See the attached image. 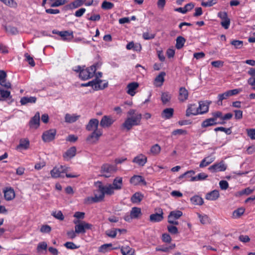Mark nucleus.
I'll use <instances>...</instances> for the list:
<instances>
[{
    "label": "nucleus",
    "mask_w": 255,
    "mask_h": 255,
    "mask_svg": "<svg viewBox=\"0 0 255 255\" xmlns=\"http://www.w3.org/2000/svg\"><path fill=\"white\" fill-rule=\"evenodd\" d=\"M95 184L98 188L97 192H100V194L99 195H98L96 192H95L94 197H88L87 200L89 203L100 202L104 200L105 194L111 195L114 193V190L115 189L112 184H110L107 186H104L101 181H98Z\"/></svg>",
    "instance_id": "nucleus-1"
},
{
    "label": "nucleus",
    "mask_w": 255,
    "mask_h": 255,
    "mask_svg": "<svg viewBox=\"0 0 255 255\" xmlns=\"http://www.w3.org/2000/svg\"><path fill=\"white\" fill-rule=\"evenodd\" d=\"M142 115L141 114H136L134 116L128 117L123 124V126L128 130H129L133 126L140 124Z\"/></svg>",
    "instance_id": "nucleus-2"
},
{
    "label": "nucleus",
    "mask_w": 255,
    "mask_h": 255,
    "mask_svg": "<svg viewBox=\"0 0 255 255\" xmlns=\"http://www.w3.org/2000/svg\"><path fill=\"white\" fill-rule=\"evenodd\" d=\"M74 223L76 225L75 230L77 234H85L86 230H91L93 226L91 224L79 220L74 221Z\"/></svg>",
    "instance_id": "nucleus-3"
},
{
    "label": "nucleus",
    "mask_w": 255,
    "mask_h": 255,
    "mask_svg": "<svg viewBox=\"0 0 255 255\" xmlns=\"http://www.w3.org/2000/svg\"><path fill=\"white\" fill-rule=\"evenodd\" d=\"M96 65H93L90 67L83 69L79 74V77L83 80H88L93 77L96 72Z\"/></svg>",
    "instance_id": "nucleus-4"
},
{
    "label": "nucleus",
    "mask_w": 255,
    "mask_h": 255,
    "mask_svg": "<svg viewBox=\"0 0 255 255\" xmlns=\"http://www.w3.org/2000/svg\"><path fill=\"white\" fill-rule=\"evenodd\" d=\"M102 80L95 78L94 80L90 81L87 83L82 84V87L92 86L94 90H102L108 87V83H104L103 85H101Z\"/></svg>",
    "instance_id": "nucleus-5"
},
{
    "label": "nucleus",
    "mask_w": 255,
    "mask_h": 255,
    "mask_svg": "<svg viewBox=\"0 0 255 255\" xmlns=\"http://www.w3.org/2000/svg\"><path fill=\"white\" fill-rule=\"evenodd\" d=\"M56 130L55 128L50 129L44 131L42 135V139L45 142H49L55 139Z\"/></svg>",
    "instance_id": "nucleus-6"
},
{
    "label": "nucleus",
    "mask_w": 255,
    "mask_h": 255,
    "mask_svg": "<svg viewBox=\"0 0 255 255\" xmlns=\"http://www.w3.org/2000/svg\"><path fill=\"white\" fill-rule=\"evenodd\" d=\"M117 167L116 165L110 164H104L101 167V172L106 173L107 174L103 175V176L108 178L110 177V175L107 174L115 172L117 171Z\"/></svg>",
    "instance_id": "nucleus-7"
},
{
    "label": "nucleus",
    "mask_w": 255,
    "mask_h": 255,
    "mask_svg": "<svg viewBox=\"0 0 255 255\" xmlns=\"http://www.w3.org/2000/svg\"><path fill=\"white\" fill-rule=\"evenodd\" d=\"M227 169V166L224 164V161H222L219 163H216L210 166L208 169L212 173L224 171Z\"/></svg>",
    "instance_id": "nucleus-8"
},
{
    "label": "nucleus",
    "mask_w": 255,
    "mask_h": 255,
    "mask_svg": "<svg viewBox=\"0 0 255 255\" xmlns=\"http://www.w3.org/2000/svg\"><path fill=\"white\" fill-rule=\"evenodd\" d=\"M158 211L157 213L151 214L149 216V221L151 222H159L163 219V212L161 208L156 209Z\"/></svg>",
    "instance_id": "nucleus-9"
},
{
    "label": "nucleus",
    "mask_w": 255,
    "mask_h": 255,
    "mask_svg": "<svg viewBox=\"0 0 255 255\" xmlns=\"http://www.w3.org/2000/svg\"><path fill=\"white\" fill-rule=\"evenodd\" d=\"M7 74L3 70H0V85L5 89H11V84L6 80Z\"/></svg>",
    "instance_id": "nucleus-10"
},
{
    "label": "nucleus",
    "mask_w": 255,
    "mask_h": 255,
    "mask_svg": "<svg viewBox=\"0 0 255 255\" xmlns=\"http://www.w3.org/2000/svg\"><path fill=\"white\" fill-rule=\"evenodd\" d=\"M102 135L101 130H94L87 137L86 140L90 143H94L98 140L99 137Z\"/></svg>",
    "instance_id": "nucleus-11"
},
{
    "label": "nucleus",
    "mask_w": 255,
    "mask_h": 255,
    "mask_svg": "<svg viewBox=\"0 0 255 255\" xmlns=\"http://www.w3.org/2000/svg\"><path fill=\"white\" fill-rule=\"evenodd\" d=\"M114 121L111 117L104 116L100 121V125L104 128H109L114 123Z\"/></svg>",
    "instance_id": "nucleus-12"
},
{
    "label": "nucleus",
    "mask_w": 255,
    "mask_h": 255,
    "mask_svg": "<svg viewBox=\"0 0 255 255\" xmlns=\"http://www.w3.org/2000/svg\"><path fill=\"white\" fill-rule=\"evenodd\" d=\"M99 122L97 119H91L86 127V129L88 131H92L94 130H100L98 128Z\"/></svg>",
    "instance_id": "nucleus-13"
},
{
    "label": "nucleus",
    "mask_w": 255,
    "mask_h": 255,
    "mask_svg": "<svg viewBox=\"0 0 255 255\" xmlns=\"http://www.w3.org/2000/svg\"><path fill=\"white\" fill-rule=\"evenodd\" d=\"M199 114L198 106L196 104H193L188 106V108L186 110V116L189 117L191 115H197Z\"/></svg>",
    "instance_id": "nucleus-14"
},
{
    "label": "nucleus",
    "mask_w": 255,
    "mask_h": 255,
    "mask_svg": "<svg viewBox=\"0 0 255 255\" xmlns=\"http://www.w3.org/2000/svg\"><path fill=\"white\" fill-rule=\"evenodd\" d=\"M189 93L188 90L183 87H180L179 90L178 100L180 102H184L188 98Z\"/></svg>",
    "instance_id": "nucleus-15"
},
{
    "label": "nucleus",
    "mask_w": 255,
    "mask_h": 255,
    "mask_svg": "<svg viewBox=\"0 0 255 255\" xmlns=\"http://www.w3.org/2000/svg\"><path fill=\"white\" fill-rule=\"evenodd\" d=\"M132 162L140 166H143L147 162V157L144 155L140 154L133 159Z\"/></svg>",
    "instance_id": "nucleus-16"
},
{
    "label": "nucleus",
    "mask_w": 255,
    "mask_h": 255,
    "mask_svg": "<svg viewBox=\"0 0 255 255\" xmlns=\"http://www.w3.org/2000/svg\"><path fill=\"white\" fill-rule=\"evenodd\" d=\"M40 124V113L37 112L34 117L30 120L29 125L31 128H37L39 126Z\"/></svg>",
    "instance_id": "nucleus-17"
},
{
    "label": "nucleus",
    "mask_w": 255,
    "mask_h": 255,
    "mask_svg": "<svg viewBox=\"0 0 255 255\" xmlns=\"http://www.w3.org/2000/svg\"><path fill=\"white\" fill-rule=\"evenodd\" d=\"M141 182L144 185L146 184L144 179L140 175H134L130 179V183L134 185H136Z\"/></svg>",
    "instance_id": "nucleus-18"
},
{
    "label": "nucleus",
    "mask_w": 255,
    "mask_h": 255,
    "mask_svg": "<svg viewBox=\"0 0 255 255\" xmlns=\"http://www.w3.org/2000/svg\"><path fill=\"white\" fill-rule=\"evenodd\" d=\"M4 196L7 201H10L12 200L15 197V192L14 190L10 188H6V189L3 191Z\"/></svg>",
    "instance_id": "nucleus-19"
},
{
    "label": "nucleus",
    "mask_w": 255,
    "mask_h": 255,
    "mask_svg": "<svg viewBox=\"0 0 255 255\" xmlns=\"http://www.w3.org/2000/svg\"><path fill=\"white\" fill-rule=\"evenodd\" d=\"M139 84L137 82H131L129 83L127 86V93L131 96L135 95L134 91L138 87Z\"/></svg>",
    "instance_id": "nucleus-20"
},
{
    "label": "nucleus",
    "mask_w": 255,
    "mask_h": 255,
    "mask_svg": "<svg viewBox=\"0 0 255 255\" xmlns=\"http://www.w3.org/2000/svg\"><path fill=\"white\" fill-rule=\"evenodd\" d=\"M37 101L36 97H23L21 98L20 103L21 105H25L28 103L34 104Z\"/></svg>",
    "instance_id": "nucleus-21"
},
{
    "label": "nucleus",
    "mask_w": 255,
    "mask_h": 255,
    "mask_svg": "<svg viewBox=\"0 0 255 255\" xmlns=\"http://www.w3.org/2000/svg\"><path fill=\"white\" fill-rule=\"evenodd\" d=\"M219 192L217 190H214L206 194L205 198L208 200L215 201L219 197Z\"/></svg>",
    "instance_id": "nucleus-22"
},
{
    "label": "nucleus",
    "mask_w": 255,
    "mask_h": 255,
    "mask_svg": "<svg viewBox=\"0 0 255 255\" xmlns=\"http://www.w3.org/2000/svg\"><path fill=\"white\" fill-rule=\"evenodd\" d=\"M174 114V109L171 108L164 109L161 113V117L164 119H170Z\"/></svg>",
    "instance_id": "nucleus-23"
},
{
    "label": "nucleus",
    "mask_w": 255,
    "mask_h": 255,
    "mask_svg": "<svg viewBox=\"0 0 255 255\" xmlns=\"http://www.w3.org/2000/svg\"><path fill=\"white\" fill-rule=\"evenodd\" d=\"M64 170V169L60 170V168H58L56 167L53 168V169L50 172L52 177L55 178L58 177L63 178L64 177L63 174Z\"/></svg>",
    "instance_id": "nucleus-24"
},
{
    "label": "nucleus",
    "mask_w": 255,
    "mask_h": 255,
    "mask_svg": "<svg viewBox=\"0 0 255 255\" xmlns=\"http://www.w3.org/2000/svg\"><path fill=\"white\" fill-rule=\"evenodd\" d=\"M112 186L115 190H119L122 189L123 186V178L121 177H117L114 180Z\"/></svg>",
    "instance_id": "nucleus-25"
},
{
    "label": "nucleus",
    "mask_w": 255,
    "mask_h": 255,
    "mask_svg": "<svg viewBox=\"0 0 255 255\" xmlns=\"http://www.w3.org/2000/svg\"><path fill=\"white\" fill-rule=\"evenodd\" d=\"M217 122L215 121V119L213 118L207 119L203 121L201 124L202 128H206L209 127L217 125Z\"/></svg>",
    "instance_id": "nucleus-26"
},
{
    "label": "nucleus",
    "mask_w": 255,
    "mask_h": 255,
    "mask_svg": "<svg viewBox=\"0 0 255 255\" xmlns=\"http://www.w3.org/2000/svg\"><path fill=\"white\" fill-rule=\"evenodd\" d=\"M29 147V141L27 138H22L19 140V143L17 146V149H27Z\"/></svg>",
    "instance_id": "nucleus-27"
},
{
    "label": "nucleus",
    "mask_w": 255,
    "mask_h": 255,
    "mask_svg": "<svg viewBox=\"0 0 255 255\" xmlns=\"http://www.w3.org/2000/svg\"><path fill=\"white\" fill-rule=\"evenodd\" d=\"M76 152V148L75 146H72L68 149L63 154V157L71 158L75 156Z\"/></svg>",
    "instance_id": "nucleus-28"
},
{
    "label": "nucleus",
    "mask_w": 255,
    "mask_h": 255,
    "mask_svg": "<svg viewBox=\"0 0 255 255\" xmlns=\"http://www.w3.org/2000/svg\"><path fill=\"white\" fill-rule=\"evenodd\" d=\"M79 117L80 116H77L74 114L71 115L69 114H66L65 116V121L66 123H72L77 121Z\"/></svg>",
    "instance_id": "nucleus-29"
},
{
    "label": "nucleus",
    "mask_w": 255,
    "mask_h": 255,
    "mask_svg": "<svg viewBox=\"0 0 255 255\" xmlns=\"http://www.w3.org/2000/svg\"><path fill=\"white\" fill-rule=\"evenodd\" d=\"M143 198V194L139 192H136L131 196L130 200L133 203H139Z\"/></svg>",
    "instance_id": "nucleus-30"
},
{
    "label": "nucleus",
    "mask_w": 255,
    "mask_h": 255,
    "mask_svg": "<svg viewBox=\"0 0 255 255\" xmlns=\"http://www.w3.org/2000/svg\"><path fill=\"white\" fill-rule=\"evenodd\" d=\"M215 157H205L200 162L199 167L200 168L205 167L209 165L211 163H212L215 160Z\"/></svg>",
    "instance_id": "nucleus-31"
},
{
    "label": "nucleus",
    "mask_w": 255,
    "mask_h": 255,
    "mask_svg": "<svg viewBox=\"0 0 255 255\" xmlns=\"http://www.w3.org/2000/svg\"><path fill=\"white\" fill-rule=\"evenodd\" d=\"M130 213L133 219H137L142 215L141 209L135 207L131 208Z\"/></svg>",
    "instance_id": "nucleus-32"
},
{
    "label": "nucleus",
    "mask_w": 255,
    "mask_h": 255,
    "mask_svg": "<svg viewBox=\"0 0 255 255\" xmlns=\"http://www.w3.org/2000/svg\"><path fill=\"white\" fill-rule=\"evenodd\" d=\"M121 251L123 255H135L134 250L129 246L122 247Z\"/></svg>",
    "instance_id": "nucleus-33"
},
{
    "label": "nucleus",
    "mask_w": 255,
    "mask_h": 255,
    "mask_svg": "<svg viewBox=\"0 0 255 255\" xmlns=\"http://www.w3.org/2000/svg\"><path fill=\"white\" fill-rule=\"evenodd\" d=\"M186 39L181 36H179L177 37L176 40L175 47L177 49H181L184 45Z\"/></svg>",
    "instance_id": "nucleus-34"
},
{
    "label": "nucleus",
    "mask_w": 255,
    "mask_h": 255,
    "mask_svg": "<svg viewBox=\"0 0 255 255\" xmlns=\"http://www.w3.org/2000/svg\"><path fill=\"white\" fill-rule=\"evenodd\" d=\"M192 203L195 205H202L204 203L203 199L200 196L195 195L191 198Z\"/></svg>",
    "instance_id": "nucleus-35"
},
{
    "label": "nucleus",
    "mask_w": 255,
    "mask_h": 255,
    "mask_svg": "<svg viewBox=\"0 0 255 255\" xmlns=\"http://www.w3.org/2000/svg\"><path fill=\"white\" fill-rule=\"evenodd\" d=\"M245 211V209L241 207L233 211L232 214V217L235 219L239 218L243 215Z\"/></svg>",
    "instance_id": "nucleus-36"
},
{
    "label": "nucleus",
    "mask_w": 255,
    "mask_h": 255,
    "mask_svg": "<svg viewBox=\"0 0 255 255\" xmlns=\"http://www.w3.org/2000/svg\"><path fill=\"white\" fill-rule=\"evenodd\" d=\"M198 109L200 112V114H203L207 113L209 110V105L208 104L205 103H199Z\"/></svg>",
    "instance_id": "nucleus-37"
},
{
    "label": "nucleus",
    "mask_w": 255,
    "mask_h": 255,
    "mask_svg": "<svg viewBox=\"0 0 255 255\" xmlns=\"http://www.w3.org/2000/svg\"><path fill=\"white\" fill-rule=\"evenodd\" d=\"M208 177V175L205 173L202 172L198 174L197 176H193L189 180L190 181H199L206 179Z\"/></svg>",
    "instance_id": "nucleus-38"
},
{
    "label": "nucleus",
    "mask_w": 255,
    "mask_h": 255,
    "mask_svg": "<svg viewBox=\"0 0 255 255\" xmlns=\"http://www.w3.org/2000/svg\"><path fill=\"white\" fill-rule=\"evenodd\" d=\"M183 215L182 212L179 210L171 211L168 216V219H171L172 217L175 219H179Z\"/></svg>",
    "instance_id": "nucleus-39"
},
{
    "label": "nucleus",
    "mask_w": 255,
    "mask_h": 255,
    "mask_svg": "<svg viewBox=\"0 0 255 255\" xmlns=\"http://www.w3.org/2000/svg\"><path fill=\"white\" fill-rule=\"evenodd\" d=\"M171 98V96L168 92H164L162 93L161 100L163 104H166L170 101Z\"/></svg>",
    "instance_id": "nucleus-40"
},
{
    "label": "nucleus",
    "mask_w": 255,
    "mask_h": 255,
    "mask_svg": "<svg viewBox=\"0 0 255 255\" xmlns=\"http://www.w3.org/2000/svg\"><path fill=\"white\" fill-rule=\"evenodd\" d=\"M195 173V172L194 170H189L185 172L184 173L181 174L180 176H179L178 178L179 179H181L183 178H186L188 180H189L191 178V177H193L192 175H194Z\"/></svg>",
    "instance_id": "nucleus-41"
},
{
    "label": "nucleus",
    "mask_w": 255,
    "mask_h": 255,
    "mask_svg": "<svg viewBox=\"0 0 255 255\" xmlns=\"http://www.w3.org/2000/svg\"><path fill=\"white\" fill-rule=\"evenodd\" d=\"M161 150L160 146L158 144L152 145L150 150V152L153 155H156L159 153Z\"/></svg>",
    "instance_id": "nucleus-42"
},
{
    "label": "nucleus",
    "mask_w": 255,
    "mask_h": 255,
    "mask_svg": "<svg viewBox=\"0 0 255 255\" xmlns=\"http://www.w3.org/2000/svg\"><path fill=\"white\" fill-rule=\"evenodd\" d=\"M0 95L2 98L6 99L7 98H11L10 91L8 90H4L2 88H0Z\"/></svg>",
    "instance_id": "nucleus-43"
},
{
    "label": "nucleus",
    "mask_w": 255,
    "mask_h": 255,
    "mask_svg": "<svg viewBox=\"0 0 255 255\" xmlns=\"http://www.w3.org/2000/svg\"><path fill=\"white\" fill-rule=\"evenodd\" d=\"M114 6L113 3L106 0L104 1L101 5L102 8L103 9L109 10L113 8Z\"/></svg>",
    "instance_id": "nucleus-44"
},
{
    "label": "nucleus",
    "mask_w": 255,
    "mask_h": 255,
    "mask_svg": "<svg viewBox=\"0 0 255 255\" xmlns=\"http://www.w3.org/2000/svg\"><path fill=\"white\" fill-rule=\"evenodd\" d=\"M85 1L86 0H75L69 6L72 8H75L82 5Z\"/></svg>",
    "instance_id": "nucleus-45"
},
{
    "label": "nucleus",
    "mask_w": 255,
    "mask_h": 255,
    "mask_svg": "<svg viewBox=\"0 0 255 255\" xmlns=\"http://www.w3.org/2000/svg\"><path fill=\"white\" fill-rule=\"evenodd\" d=\"M230 43L234 46L235 49H240L243 46V41L241 40H233Z\"/></svg>",
    "instance_id": "nucleus-46"
},
{
    "label": "nucleus",
    "mask_w": 255,
    "mask_h": 255,
    "mask_svg": "<svg viewBox=\"0 0 255 255\" xmlns=\"http://www.w3.org/2000/svg\"><path fill=\"white\" fill-rule=\"evenodd\" d=\"M197 215L198 216V218L200 219V222L202 224H206L209 223L210 219L209 217L206 215H201L199 213H197Z\"/></svg>",
    "instance_id": "nucleus-47"
},
{
    "label": "nucleus",
    "mask_w": 255,
    "mask_h": 255,
    "mask_svg": "<svg viewBox=\"0 0 255 255\" xmlns=\"http://www.w3.org/2000/svg\"><path fill=\"white\" fill-rule=\"evenodd\" d=\"M5 30L7 32L10 33L12 34H16L18 33V30L15 27L10 25L5 26L4 27Z\"/></svg>",
    "instance_id": "nucleus-48"
},
{
    "label": "nucleus",
    "mask_w": 255,
    "mask_h": 255,
    "mask_svg": "<svg viewBox=\"0 0 255 255\" xmlns=\"http://www.w3.org/2000/svg\"><path fill=\"white\" fill-rule=\"evenodd\" d=\"M73 32L67 31V33H64L61 38L63 40H70L73 38Z\"/></svg>",
    "instance_id": "nucleus-49"
},
{
    "label": "nucleus",
    "mask_w": 255,
    "mask_h": 255,
    "mask_svg": "<svg viewBox=\"0 0 255 255\" xmlns=\"http://www.w3.org/2000/svg\"><path fill=\"white\" fill-rule=\"evenodd\" d=\"M51 215L56 219L60 221H63L64 219V217L61 211L53 212Z\"/></svg>",
    "instance_id": "nucleus-50"
},
{
    "label": "nucleus",
    "mask_w": 255,
    "mask_h": 255,
    "mask_svg": "<svg viewBox=\"0 0 255 255\" xmlns=\"http://www.w3.org/2000/svg\"><path fill=\"white\" fill-rule=\"evenodd\" d=\"M24 57H25V60L31 66L33 67L35 66V64L33 58L30 56L27 53L24 54Z\"/></svg>",
    "instance_id": "nucleus-51"
},
{
    "label": "nucleus",
    "mask_w": 255,
    "mask_h": 255,
    "mask_svg": "<svg viewBox=\"0 0 255 255\" xmlns=\"http://www.w3.org/2000/svg\"><path fill=\"white\" fill-rule=\"evenodd\" d=\"M218 0H210L206 2H202L201 5L205 7H210L217 3Z\"/></svg>",
    "instance_id": "nucleus-52"
},
{
    "label": "nucleus",
    "mask_w": 255,
    "mask_h": 255,
    "mask_svg": "<svg viewBox=\"0 0 255 255\" xmlns=\"http://www.w3.org/2000/svg\"><path fill=\"white\" fill-rule=\"evenodd\" d=\"M165 75V73L164 72H161L155 79V81L156 82H159L161 84L164 81V77Z\"/></svg>",
    "instance_id": "nucleus-53"
},
{
    "label": "nucleus",
    "mask_w": 255,
    "mask_h": 255,
    "mask_svg": "<svg viewBox=\"0 0 255 255\" xmlns=\"http://www.w3.org/2000/svg\"><path fill=\"white\" fill-rule=\"evenodd\" d=\"M47 248V244L45 242H40L37 247V251L38 252H40L42 250H46Z\"/></svg>",
    "instance_id": "nucleus-54"
},
{
    "label": "nucleus",
    "mask_w": 255,
    "mask_h": 255,
    "mask_svg": "<svg viewBox=\"0 0 255 255\" xmlns=\"http://www.w3.org/2000/svg\"><path fill=\"white\" fill-rule=\"evenodd\" d=\"M187 133V132L186 130L182 129H177L175 130H174L172 132V135H184L186 134Z\"/></svg>",
    "instance_id": "nucleus-55"
},
{
    "label": "nucleus",
    "mask_w": 255,
    "mask_h": 255,
    "mask_svg": "<svg viewBox=\"0 0 255 255\" xmlns=\"http://www.w3.org/2000/svg\"><path fill=\"white\" fill-rule=\"evenodd\" d=\"M2 2L7 6L13 7H16L17 5L14 0H4Z\"/></svg>",
    "instance_id": "nucleus-56"
},
{
    "label": "nucleus",
    "mask_w": 255,
    "mask_h": 255,
    "mask_svg": "<svg viewBox=\"0 0 255 255\" xmlns=\"http://www.w3.org/2000/svg\"><path fill=\"white\" fill-rule=\"evenodd\" d=\"M212 115L213 116V119H215V121L217 122V120L218 118L220 119V120H222L223 118V114L220 111H217L215 112H213L212 113Z\"/></svg>",
    "instance_id": "nucleus-57"
},
{
    "label": "nucleus",
    "mask_w": 255,
    "mask_h": 255,
    "mask_svg": "<svg viewBox=\"0 0 255 255\" xmlns=\"http://www.w3.org/2000/svg\"><path fill=\"white\" fill-rule=\"evenodd\" d=\"M67 2V0H57L54 2L52 3L51 5V7H57L64 4Z\"/></svg>",
    "instance_id": "nucleus-58"
},
{
    "label": "nucleus",
    "mask_w": 255,
    "mask_h": 255,
    "mask_svg": "<svg viewBox=\"0 0 255 255\" xmlns=\"http://www.w3.org/2000/svg\"><path fill=\"white\" fill-rule=\"evenodd\" d=\"M230 96L227 91L223 94H219L218 95L219 102H221V105H222V101L227 99Z\"/></svg>",
    "instance_id": "nucleus-59"
},
{
    "label": "nucleus",
    "mask_w": 255,
    "mask_h": 255,
    "mask_svg": "<svg viewBox=\"0 0 255 255\" xmlns=\"http://www.w3.org/2000/svg\"><path fill=\"white\" fill-rule=\"evenodd\" d=\"M221 25L226 29H227L230 24V19L228 17L225 19L222 20L221 22Z\"/></svg>",
    "instance_id": "nucleus-60"
},
{
    "label": "nucleus",
    "mask_w": 255,
    "mask_h": 255,
    "mask_svg": "<svg viewBox=\"0 0 255 255\" xmlns=\"http://www.w3.org/2000/svg\"><path fill=\"white\" fill-rule=\"evenodd\" d=\"M51 231V228L47 225H42L40 228V232L43 233H49Z\"/></svg>",
    "instance_id": "nucleus-61"
},
{
    "label": "nucleus",
    "mask_w": 255,
    "mask_h": 255,
    "mask_svg": "<svg viewBox=\"0 0 255 255\" xmlns=\"http://www.w3.org/2000/svg\"><path fill=\"white\" fill-rule=\"evenodd\" d=\"M248 135L252 139H255V129L249 128L246 129Z\"/></svg>",
    "instance_id": "nucleus-62"
},
{
    "label": "nucleus",
    "mask_w": 255,
    "mask_h": 255,
    "mask_svg": "<svg viewBox=\"0 0 255 255\" xmlns=\"http://www.w3.org/2000/svg\"><path fill=\"white\" fill-rule=\"evenodd\" d=\"M167 229L168 232L172 234H177L178 233V229L175 226H168Z\"/></svg>",
    "instance_id": "nucleus-63"
},
{
    "label": "nucleus",
    "mask_w": 255,
    "mask_h": 255,
    "mask_svg": "<svg viewBox=\"0 0 255 255\" xmlns=\"http://www.w3.org/2000/svg\"><path fill=\"white\" fill-rule=\"evenodd\" d=\"M154 34L149 33L148 32H144L142 34V37L145 40H150L153 39L155 37Z\"/></svg>",
    "instance_id": "nucleus-64"
}]
</instances>
